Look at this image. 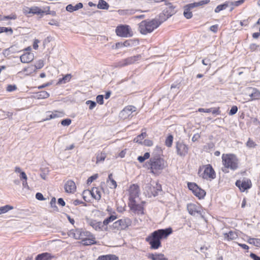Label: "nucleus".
Wrapping results in <instances>:
<instances>
[{
  "label": "nucleus",
  "mask_w": 260,
  "mask_h": 260,
  "mask_svg": "<svg viewBox=\"0 0 260 260\" xmlns=\"http://www.w3.org/2000/svg\"><path fill=\"white\" fill-rule=\"evenodd\" d=\"M166 5H168L169 7L165 9L163 12L169 18L175 13V11L174 10L175 8L172 5L171 3H166Z\"/></svg>",
  "instance_id": "23"
},
{
  "label": "nucleus",
  "mask_w": 260,
  "mask_h": 260,
  "mask_svg": "<svg viewBox=\"0 0 260 260\" xmlns=\"http://www.w3.org/2000/svg\"><path fill=\"white\" fill-rule=\"evenodd\" d=\"M92 197L95 200H100L101 198L100 190L96 187L93 188L90 191Z\"/></svg>",
  "instance_id": "31"
},
{
  "label": "nucleus",
  "mask_w": 260,
  "mask_h": 260,
  "mask_svg": "<svg viewBox=\"0 0 260 260\" xmlns=\"http://www.w3.org/2000/svg\"><path fill=\"white\" fill-rule=\"evenodd\" d=\"M2 30L3 32H9V34L10 35H12L13 32V29L11 27H2Z\"/></svg>",
  "instance_id": "60"
},
{
  "label": "nucleus",
  "mask_w": 260,
  "mask_h": 260,
  "mask_svg": "<svg viewBox=\"0 0 260 260\" xmlns=\"http://www.w3.org/2000/svg\"><path fill=\"white\" fill-rule=\"evenodd\" d=\"M252 92L249 94L251 100L259 99L260 98V91L255 88H252Z\"/></svg>",
  "instance_id": "33"
},
{
  "label": "nucleus",
  "mask_w": 260,
  "mask_h": 260,
  "mask_svg": "<svg viewBox=\"0 0 260 260\" xmlns=\"http://www.w3.org/2000/svg\"><path fill=\"white\" fill-rule=\"evenodd\" d=\"M218 29V25L217 24L213 25L210 26V30L212 32L216 33Z\"/></svg>",
  "instance_id": "62"
},
{
  "label": "nucleus",
  "mask_w": 260,
  "mask_h": 260,
  "mask_svg": "<svg viewBox=\"0 0 260 260\" xmlns=\"http://www.w3.org/2000/svg\"><path fill=\"white\" fill-rule=\"evenodd\" d=\"M83 4L81 3H78L75 6H73L71 4H69L66 7V10L68 12H72L73 11H77L80 9H81L83 8Z\"/></svg>",
  "instance_id": "25"
},
{
  "label": "nucleus",
  "mask_w": 260,
  "mask_h": 260,
  "mask_svg": "<svg viewBox=\"0 0 260 260\" xmlns=\"http://www.w3.org/2000/svg\"><path fill=\"white\" fill-rule=\"evenodd\" d=\"M109 7V4L104 0H99L98 8L100 9L107 10Z\"/></svg>",
  "instance_id": "39"
},
{
  "label": "nucleus",
  "mask_w": 260,
  "mask_h": 260,
  "mask_svg": "<svg viewBox=\"0 0 260 260\" xmlns=\"http://www.w3.org/2000/svg\"><path fill=\"white\" fill-rule=\"evenodd\" d=\"M120 220L121 230H124L132 225V221L128 217H124Z\"/></svg>",
  "instance_id": "19"
},
{
  "label": "nucleus",
  "mask_w": 260,
  "mask_h": 260,
  "mask_svg": "<svg viewBox=\"0 0 260 260\" xmlns=\"http://www.w3.org/2000/svg\"><path fill=\"white\" fill-rule=\"evenodd\" d=\"M259 47V45L256 44H251L249 46V48L251 51H254L257 50V49Z\"/></svg>",
  "instance_id": "63"
},
{
  "label": "nucleus",
  "mask_w": 260,
  "mask_h": 260,
  "mask_svg": "<svg viewBox=\"0 0 260 260\" xmlns=\"http://www.w3.org/2000/svg\"><path fill=\"white\" fill-rule=\"evenodd\" d=\"M211 112L213 114L219 115L220 114V111L219 110V108H211Z\"/></svg>",
  "instance_id": "59"
},
{
  "label": "nucleus",
  "mask_w": 260,
  "mask_h": 260,
  "mask_svg": "<svg viewBox=\"0 0 260 260\" xmlns=\"http://www.w3.org/2000/svg\"><path fill=\"white\" fill-rule=\"evenodd\" d=\"M85 221L88 225L91 226L96 231H103L104 230H106L107 229V226L104 228L103 224H102L101 221H97L95 220L88 217L85 218Z\"/></svg>",
  "instance_id": "9"
},
{
  "label": "nucleus",
  "mask_w": 260,
  "mask_h": 260,
  "mask_svg": "<svg viewBox=\"0 0 260 260\" xmlns=\"http://www.w3.org/2000/svg\"><path fill=\"white\" fill-rule=\"evenodd\" d=\"M129 202L136 200L140 193L139 186L135 184L131 185L129 188Z\"/></svg>",
  "instance_id": "12"
},
{
  "label": "nucleus",
  "mask_w": 260,
  "mask_h": 260,
  "mask_svg": "<svg viewBox=\"0 0 260 260\" xmlns=\"http://www.w3.org/2000/svg\"><path fill=\"white\" fill-rule=\"evenodd\" d=\"M81 243L83 245L87 246V245H91L92 244H96V241L95 240V238L94 236L91 234V236H90V237H86L84 239H83L82 241H81Z\"/></svg>",
  "instance_id": "24"
},
{
  "label": "nucleus",
  "mask_w": 260,
  "mask_h": 260,
  "mask_svg": "<svg viewBox=\"0 0 260 260\" xmlns=\"http://www.w3.org/2000/svg\"><path fill=\"white\" fill-rule=\"evenodd\" d=\"M173 141V136L172 135H169L166 139L165 145L168 147H171L172 145Z\"/></svg>",
  "instance_id": "46"
},
{
  "label": "nucleus",
  "mask_w": 260,
  "mask_h": 260,
  "mask_svg": "<svg viewBox=\"0 0 260 260\" xmlns=\"http://www.w3.org/2000/svg\"><path fill=\"white\" fill-rule=\"evenodd\" d=\"M229 4V6L230 7V11H232L235 7H238L240 5H242L245 2V0H239L237 1H228Z\"/></svg>",
  "instance_id": "28"
},
{
  "label": "nucleus",
  "mask_w": 260,
  "mask_h": 260,
  "mask_svg": "<svg viewBox=\"0 0 260 260\" xmlns=\"http://www.w3.org/2000/svg\"><path fill=\"white\" fill-rule=\"evenodd\" d=\"M106 157V154L105 152H100L96 154V163L98 164L104 161Z\"/></svg>",
  "instance_id": "41"
},
{
  "label": "nucleus",
  "mask_w": 260,
  "mask_h": 260,
  "mask_svg": "<svg viewBox=\"0 0 260 260\" xmlns=\"http://www.w3.org/2000/svg\"><path fill=\"white\" fill-rule=\"evenodd\" d=\"M96 101L100 105L104 104V96L103 95H98L96 98Z\"/></svg>",
  "instance_id": "54"
},
{
  "label": "nucleus",
  "mask_w": 260,
  "mask_h": 260,
  "mask_svg": "<svg viewBox=\"0 0 260 260\" xmlns=\"http://www.w3.org/2000/svg\"><path fill=\"white\" fill-rule=\"evenodd\" d=\"M228 2L226 1L223 4L217 6L214 10L215 13H219L221 11L226 9L229 7Z\"/></svg>",
  "instance_id": "37"
},
{
  "label": "nucleus",
  "mask_w": 260,
  "mask_h": 260,
  "mask_svg": "<svg viewBox=\"0 0 260 260\" xmlns=\"http://www.w3.org/2000/svg\"><path fill=\"white\" fill-rule=\"evenodd\" d=\"M31 55L30 53H26L22 55L20 57V60L22 63H28L32 60Z\"/></svg>",
  "instance_id": "32"
},
{
  "label": "nucleus",
  "mask_w": 260,
  "mask_h": 260,
  "mask_svg": "<svg viewBox=\"0 0 260 260\" xmlns=\"http://www.w3.org/2000/svg\"><path fill=\"white\" fill-rule=\"evenodd\" d=\"M224 237L229 241L236 239L238 237V235L235 232L230 231L229 233L224 234Z\"/></svg>",
  "instance_id": "34"
},
{
  "label": "nucleus",
  "mask_w": 260,
  "mask_h": 260,
  "mask_svg": "<svg viewBox=\"0 0 260 260\" xmlns=\"http://www.w3.org/2000/svg\"><path fill=\"white\" fill-rule=\"evenodd\" d=\"M137 10L134 9L119 10L118 13L120 15H133L135 13Z\"/></svg>",
  "instance_id": "36"
},
{
  "label": "nucleus",
  "mask_w": 260,
  "mask_h": 260,
  "mask_svg": "<svg viewBox=\"0 0 260 260\" xmlns=\"http://www.w3.org/2000/svg\"><path fill=\"white\" fill-rule=\"evenodd\" d=\"M222 162L223 167L222 171L224 173L229 172V170L234 171L238 168V159L236 156L233 154H223Z\"/></svg>",
  "instance_id": "3"
},
{
  "label": "nucleus",
  "mask_w": 260,
  "mask_h": 260,
  "mask_svg": "<svg viewBox=\"0 0 260 260\" xmlns=\"http://www.w3.org/2000/svg\"><path fill=\"white\" fill-rule=\"evenodd\" d=\"M238 111V107L236 106H233L229 112V115H233L235 114Z\"/></svg>",
  "instance_id": "56"
},
{
  "label": "nucleus",
  "mask_w": 260,
  "mask_h": 260,
  "mask_svg": "<svg viewBox=\"0 0 260 260\" xmlns=\"http://www.w3.org/2000/svg\"><path fill=\"white\" fill-rule=\"evenodd\" d=\"M201 207L199 205L193 203L188 204L187 205V209L189 213L193 216L196 215L197 213L201 214Z\"/></svg>",
  "instance_id": "13"
},
{
  "label": "nucleus",
  "mask_w": 260,
  "mask_h": 260,
  "mask_svg": "<svg viewBox=\"0 0 260 260\" xmlns=\"http://www.w3.org/2000/svg\"><path fill=\"white\" fill-rule=\"evenodd\" d=\"M148 257L152 260H168L162 253H150Z\"/></svg>",
  "instance_id": "21"
},
{
  "label": "nucleus",
  "mask_w": 260,
  "mask_h": 260,
  "mask_svg": "<svg viewBox=\"0 0 260 260\" xmlns=\"http://www.w3.org/2000/svg\"><path fill=\"white\" fill-rule=\"evenodd\" d=\"M115 31L116 35L120 37H131L133 35L131 27L127 25H121L117 26Z\"/></svg>",
  "instance_id": "5"
},
{
  "label": "nucleus",
  "mask_w": 260,
  "mask_h": 260,
  "mask_svg": "<svg viewBox=\"0 0 260 260\" xmlns=\"http://www.w3.org/2000/svg\"><path fill=\"white\" fill-rule=\"evenodd\" d=\"M143 144L146 146H151L153 145V142L150 140L145 139Z\"/></svg>",
  "instance_id": "61"
},
{
  "label": "nucleus",
  "mask_w": 260,
  "mask_h": 260,
  "mask_svg": "<svg viewBox=\"0 0 260 260\" xmlns=\"http://www.w3.org/2000/svg\"><path fill=\"white\" fill-rule=\"evenodd\" d=\"M176 149L177 154L181 157H184L188 153V148L183 142H176Z\"/></svg>",
  "instance_id": "11"
},
{
  "label": "nucleus",
  "mask_w": 260,
  "mask_h": 260,
  "mask_svg": "<svg viewBox=\"0 0 260 260\" xmlns=\"http://www.w3.org/2000/svg\"><path fill=\"white\" fill-rule=\"evenodd\" d=\"M19 52L17 47L15 46H12L10 47L5 49L3 50V54L5 57H7L11 54H14Z\"/></svg>",
  "instance_id": "20"
},
{
  "label": "nucleus",
  "mask_w": 260,
  "mask_h": 260,
  "mask_svg": "<svg viewBox=\"0 0 260 260\" xmlns=\"http://www.w3.org/2000/svg\"><path fill=\"white\" fill-rule=\"evenodd\" d=\"M86 104L89 105V109L90 110H92L96 106V103L90 100L87 101Z\"/></svg>",
  "instance_id": "52"
},
{
  "label": "nucleus",
  "mask_w": 260,
  "mask_h": 260,
  "mask_svg": "<svg viewBox=\"0 0 260 260\" xmlns=\"http://www.w3.org/2000/svg\"><path fill=\"white\" fill-rule=\"evenodd\" d=\"M44 66L43 61L40 60H39L36 65L33 66L31 65L27 69H25L24 71H27L28 69H30V71H36L37 69H40L43 68Z\"/></svg>",
  "instance_id": "29"
},
{
  "label": "nucleus",
  "mask_w": 260,
  "mask_h": 260,
  "mask_svg": "<svg viewBox=\"0 0 260 260\" xmlns=\"http://www.w3.org/2000/svg\"><path fill=\"white\" fill-rule=\"evenodd\" d=\"M36 198L37 200L39 201H43L45 200L43 195L40 192H37L36 194Z\"/></svg>",
  "instance_id": "64"
},
{
  "label": "nucleus",
  "mask_w": 260,
  "mask_h": 260,
  "mask_svg": "<svg viewBox=\"0 0 260 260\" xmlns=\"http://www.w3.org/2000/svg\"><path fill=\"white\" fill-rule=\"evenodd\" d=\"M62 115V113L60 112L55 111V112H53L50 115L47 116V117L45 119V120H48L51 119L55 118L56 117H61Z\"/></svg>",
  "instance_id": "42"
},
{
  "label": "nucleus",
  "mask_w": 260,
  "mask_h": 260,
  "mask_svg": "<svg viewBox=\"0 0 260 260\" xmlns=\"http://www.w3.org/2000/svg\"><path fill=\"white\" fill-rule=\"evenodd\" d=\"M64 189L68 193H73L76 189L75 183L72 180H68L64 184Z\"/></svg>",
  "instance_id": "18"
},
{
  "label": "nucleus",
  "mask_w": 260,
  "mask_h": 260,
  "mask_svg": "<svg viewBox=\"0 0 260 260\" xmlns=\"http://www.w3.org/2000/svg\"><path fill=\"white\" fill-rule=\"evenodd\" d=\"M82 232V229H73L70 231L69 233V235L70 237H72L76 239H80V236L81 235V233Z\"/></svg>",
  "instance_id": "22"
},
{
  "label": "nucleus",
  "mask_w": 260,
  "mask_h": 260,
  "mask_svg": "<svg viewBox=\"0 0 260 260\" xmlns=\"http://www.w3.org/2000/svg\"><path fill=\"white\" fill-rule=\"evenodd\" d=\"M113 174H110L107 180V183L109 184L110 188H116L117 187L116 182L112 178Z\"/></svg>",
  "instance_id": "30"
},
{
  "label": "nucleus",
  "mask_w": 260,
  "mask_h": 260,
  "mask_svg": "<svg viewBox=\"0 0 260 260\" xmlns=\"http://www.w3.org/2000/svg\"><path fill=\"white\" fill-rule=\"evenodd\" d=\"M128 206L131 209L138 213L143 214V207L142 205L137 204L136 200L129 202Z\"/></svg>",
  "instance_id": "15"
},
{
  "label": "nucleus",
  "mask_w": 260,
  "mask_h": 260,
  "mask_svg": "<svg viewBox=\"0 0 260 260\" xmlns=\"http://www.w3.org/2000/svg\"><path fill=\"white\" fill-rule=\"evenodd\" d=\"M90 236H91V234L89 232L84 231L82 230V232L81 233V235L80 236V239L82 241L86 237H90Z\"/></svg>",
  "instance_id": "49"
},
{
  "label": "nucleus",
  "mask_w": 260,
  "mask_h": 260,
  "mask_svg": "<svg viewBox=\"0 0 260 260\" xmlns=\"http://www.w3.org/2000/svg\"><path fill=\"white\" fill-rule=\"evenodd\" d=\"M173 232L171 228L159 229L154 231L146 238V241L150 245V248L157 249L161 247V239L167 238Z\"/></svg>",
  "instance_id": "1"
},
{
  "label": "nucleus",
  "mask_w": 260,
  "mask_h": 260,
  "mask_svg": "<svg viewBox=\"0 0 260 260\" xmlns=\"http://www.w3.org/2000/svg\"><path fill=\"white\" fill-rule=\"evenodd\" d=\"M166 162L164 158L159 155L152 156L149 161H147L144 167L151 170V173L155 174L159 173L164 169L166 166Z\"/></svg>",
  "instance_id": "2"
},
{
  "label": "nucleus",
  "mask_w": 260,
  "mask_h": 260,
  "mask_svg": "<svg viewBox=\"0 0 260 260\" xmlns=\"http://www.w3.org/2000/svg\"><path fill=\"white\" fill-rule=\"evenodd\" d=\"M112 226H113V229H115L119 230H121V225H120V220L119 219V220H117L116 221H115V222H114L112 225Z\"/></svg>",
  "instance_id": "53"
},
{
  "label": "nucleus",
  "mask_w": 260,
  "mask_h": 260,
  "mask_svg": "<svg viewBox=\"0 0 260 260\" xmlns=\"http://www.w3.org/2000/svg\"><path fill=\"white\" fill-rule=\"evenodd\" d=\"M158 23L153 19L143 20L138 25V30L141 34L146 35L158 27Z\"/></svg>",
  "instance_id": "4"
},
{
  "label": "nucleus",
  "mask_w": 260,
  "mask_h": 260,
  "mask_svg": "<svg viewBox=\"0 0 260 260\" xmlns=\"http://www.w3.org/2000/svg\"><path fill=\"white\" fill-rule=\"evenodd\" d=\"M148 187L149 188V191L154 197L157 196L159 192L161 191V186L157 183H155V185H153L151 184H148Z\"/></svg>",
  "instance_id": "16"
},
{
  "label": "nucleus",
  "mask_w": 260,
  "mask_h": 260,
  "mask_svg": "<svg viewBox=\"0 0 260 260\" xmlns=\"http://www.w3.org/2000/svg\"><path fill=\"white\" fill-rule=\"evenodd\" d=\"M195 7L196 6L193 3L188 4L184 7L183 15L186 18L190 19L192 17L190 10Z\"/></svg>",
  "instance_id": "17"
},
{
  "label": "nucleus",
  "mask_w": 260,
  "mask_h": 260,
  "mask_svg": "<svg viewBox=\"0 0 260 260\" xmlns=\"http://www.w3.org/2000/svg\"><path fill=\"white\" fill-rule=\"evenodd\" d=\"M209 2H210V0H203V1H201L199 2L193 3V4H194L196 7H197L203 6L205 4H207Z\"/></svg>",
  "instance_id": "51"
},
{
  "label": "nucleus",
  "mask_w": 260,
  "mask_h": 260,
  "mask_svg": "<svg viewBox=\"0 0 260 260\" xmlns=\"http://www.w3.org/2000/svg\"><path fill=\"white\" fill-rule=\"evenodd\" d=\"M71 79V75L70 74H67L62 78L60 79L58 81V83H66L70 81Z\"/></svg>",
  "instance_id": "47"
},
{
  "label": "nucleus",
  "mask_w": 260,
  "mask_h": 260,
  "mask_svg": "<svg viewBox=\"0 0 260 260\" xmlns=\"http://www.w3.org/2000/svg\"><path fill=\"white\" fill-rule=\"evenodd\" d=\"M117 218V217L116 216L111 215L109 217L106 218L102 222V224H103L104 228H106V226H107L110 222L114 221Z\"/></svg>",
  "instance_id": "40"
},
{
  "label": "nucleus",
  "mask_w": 260,
  "mask_h": 260,
  "mask_svg": "<svg viewBox=\"0 0 260 260\" xmlns=\"http://www.w3.org/2000/svg\"><path fill=\"white\" fill-rule=\"evenodd\" d=\"M13 209V207L10 205H5L4 206L0 207V215L3 213H5L10 210Z\"/></svg>",
  "instance_id": "45"
},
{
  "label": "nucleus",
  "mask_w": 260,
  "mask_h": 260,
  "mask_svg": "<svg viewBox=\"0 0 260 260\" xmlns=\"http://www.w3.org/2000/svg\"><path fill=\"white\" fill-rule=\"evenodd\" d=\"M136 42V40H126L123 43V47H129L133 46L135 45Z\"/></svg>",
  "instance_id": "48"
},
{
  "label": "nucleus",
  "mask_w": 260,
  "mask_h": 260,
  "mask_svg": "<svg viewBox=\"0 0 260 260\" xmlns=\"http://www.w3.org/2000/svg\"><path fill=\"white\" fill-rule=\"evenodd\" d=\"M17 87L15 85H8L7 87V90L9 92H12L16 90Z\"/></svg>",
  "instance_id": "57"
},
{
  "label": "nucleus",
  "mask_w": 260,
  "mask_h": 260,
  "mask_svg": "<svg viewBox=\"0 0 260 260\" xmlns=\"http://www.w3.org/2000/svg\"><path fill=\"white\" fill-rule=\"evenodd\" d=\"M96 260H119V258L114 254H107L99 256Z\"/></svg>",
  "instance_id": "27"
},
{
  "label": "nucleus",
  "mask_w": 260,
  "mask_h": 260,
  "mask_svg": "<svg viewBox=\"0 0 260 260\" xmlns=\"http://www.w3.org/2000/svg\"><path fill=\"white\" fill-rule=\"evenodd\" d=\"M50 259V254L48 253H43L38 254L36 260H48Z\"/></svg>",
  "instance_id": "43"
},
{
  "label": "nucleus",
  "mask_w": 260,
  "mask_h": 260,
  "mask_svg": "<svg viewBox=\"0 0 260 260\" xmlns=\"http://www.w3.org/2000/svg\"><path fill=\"white\" fill-rule=\"evenodd\" d=\"M188 187L191 190L192 193L199 199H203L206 195V192L204 190L199 187L197 184L193 182L188 183Z\"/></svg>",
  "instance_id": "7"
},
{
  "label": "nucleus",
  "mask_w": 260,
  "mask_h": 260,
  "mask_svg": "<svg viewBox=\"0 0 260 260\" xmlns=\"http://www.w3.org/2000/svg\"><path fill=\"white\" fill-rule=\"evenodd\" d=\"M30 11L31 14H41V15H42L43 14L45 13L44 11L42 10L39 7L36 6L30 7Z\"/></svg>",
  "instance_id": "38"
},
{
  "label": "nucleus",
  "mask_w": 260,
  "mask_h": 260,
  "mask_svg": "<svg viewBox=\"0 0 260 260\" xmlns=\"http://www.w3.org/2000/svg\"><path fill=\"white\" fill-rule=\"evenodd\" d=\"M71 123V120L69 118L64 119L61 121V124L63 126H68Z\"/></svg>",
  "instance_id": "55"
},
{
  "label": "nucleus",
  "mask_w": 260,
  "mask_h": 260,
  "mask_svg": "<svg viewBox=\"0 0 260 260\" xmlns=\"http://www.w3.org/2000/svg\"><path fill=\"white\" fill-rule=\"evenodd\" d=\"M235 184L242 192L251 188L252 186L251 180L247 178H244L242 180H237Z\"/></svg>",
  "instance_id": "8"
},
{
  "label": "nucleus",
  "mask_w": 260,
  "mask_h": 260,
  "mask_svg": "<svg viewBox=\"0 0 260 260\" xmlns=\"http://www.w3.org/2000/svg\"><path fill=\"white\" fill-rule=\"evenodd\" d=\"M98 177V175L97 174H94L90 177H89L87 180V184L88 185L90 184L94 180L97 179Z\"/></svg>",
  "instance_id": "50"
},
{
  "label": "nucleus",
  "mask_w": 260,
  "mask_h": 260,
  "mask_svg": "<svg viewBox=\"0 0 260 260\" xmlns=\"http://www.w3.org/2000/svg\"><path fill=\"white\" fill-rule=\"evenodd\" d=\"M136 108L133 106H128L124 108L120 112V116L124 118H128L133 113V112L136 111Z\"/></svg>",
  "instance_id": "14"
},
{
  "label": "nucleus",
  "mask_w": 260,
  "mask_h": 260,
  "mask_svg": "<svg viewBox=\"0 0 260 260\" xmlns=\"http://www.w3.org/2000/svg\"><path fill=\"white\" fill-rule=\"evenodd\" d=\"M248 242L250 244H253L256 247H260V239L257 238H249Z\"/></svg>",
  "instance_id": "44"
},
{
  "label": "nucleus",
  "mask_w": 260,
  "mask_h": 260,
  "mask_svg": "<svg viewBox=\"0 0 260 260\" xmlns=\"http://www.w3.org/2000/svg\"><path fill=\"white\" fill-rule=\"evenodd\" d=\"M17 18L16 15H9V16H5L3 17V19H1V20H8V19H13L15 20Z\"/></svg>",
  "instance_id": "58"
},
{
  "label": "nucleus",
  "mask_w": 260,
  "mask_h": 260,
  "mask_svg": "<svg viewBox=\"0 0 260 260\" xmlns=\"http://www.w3.org/2000/svg\"><path fill=\"white\" fill-rule=\"evenodd\" d=\"M141 58V55H137L131 57H128L126 58L122 59L115 64V67L116 68H122L128 65L132 64L135 63L136 61L138 60Z\"/></svg>",
  "instance_id": "6"
},
{
  "label": "nucleus",
  "mask_w": 260,
  "mask_h": 260,
  "mask_svg": "<svg viewBox=\"0 0 260 260\" xmlns=\"http://www.w3.org/2000/svg\"><path fill=\"white\" fill-rule=\"evenodd\" d=\"M204 171L203 174V178L206 179H214L216 178V173L211 165L208 164L204 166Z\"/></svg>",
  "instance_id": "10"
},
{
  "label": "nucleus",
  "mask_w": 260,
  "mask_h": 260,
  "mask_svg": "<svg viewBox=\"0 0 260 260\" xmlns=\"http://www.w3.org/2000/svg\"><path fill=\"white\" fill-rule=\"evenodd\" d=\"M49 96V93L46 91H41L37 92L35 95V98L38 99H44L48 98Z\"/></svg>",
  "instance_id": "35"
},
{
  "label": "nucleus",
  "mask_w": 260,
  "mask_h": 260,
  "mask_svg": "<svg viewBox=\"0 0 260 260\" xmlns=\"http://www.w3.org/2000/svg\"><path fill=\"white\" fill-rule=\"evenodd\" d=\"M169 18L168 16L166 15L165 13L162 11V13H160L158 17L154 18V20H155L158 23V26L164 21L167 20Z\"/></svg>",
  "instance_id": "26"
}]
</instances>
